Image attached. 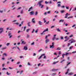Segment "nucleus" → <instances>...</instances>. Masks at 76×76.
I'll return each instance as SVG.
<instances>
[{"label": "nucleus", "instance_id": "ea45409f", "mask_svg": "<svg viewBox=\"0 0 76 76\" xmlns=\"http://www.w3.org/2000/svg\"><path fill=\"white\" fill-rule=\"evenodd\" d=\"M10 44V43H7V44L6 45L7 46H9V45Z\"/></svg>", "mask_w": 76, "mask_h": 76}, {"label": "nucleus", "instance_id": "3c124183", "mask_svg": "<svg viewBox=\"0 0 76 76\" xmlns=\"http://www.w3.org/2000/svg\"><path fill=\"white\" fill-rule=\"evenodd\" d=\"M38 29L36 30L35 31V33H37L38 32Z\"/></svg>", "mask_w": 76, "mask_h": 76}, {"label": "nucleus", "instance_id": "69168bd1", "mask_svg": "<svg viewBox=\"0 0 76 76\" xmlns=\"http://www.w3.org/2000/svg\"><path fill=\"white\" fill-rule=\"evenodd\" d=\"M9 69H11V70L12 69H13L11 67H9Z\"/></svg>", "mask_w": 76, "mask_h": 76}, {"label": "nucleus", "instance_id": "13d9d810", "mask_svg": "<svg viewBox=\"0 0 76 76\" xmlns=\"http://www.w3.org/2000/svg\"><path fill=\"white\" fill-rule=\"evenodd\" d=\"M72 53L73 54H74V53H76V51H74L72 52Z\"/></svg>", "mask_w": 76, "mask_h": 76}, {"label": "nucleus", "instance_id": "37998d69", "mask_svg": "<svg viewBox=\"0 0 76 76\" xmlns=\"http://www.w3.org/2000/svg\"><path fill=\"white\" fill-rule=\"evenodd\" d=\"M47 12H45L44 13V15H47Z\"/></svg>", "mask_w": 76, "mask_h": 76}, {"label": "nucleus", "instance_id": "2eb2a0df", "mask_svg": "<svg viewBox=\"0 0 76 76\" xmlns=\"http://www.w3.org/2000/svg\"><path fill=\"white\" fill-rule=\"evenodd\" d=\"M54 48V45H50V48Z\"/></svg>", "mask_w": 76, "mask_h": 76}, {"label": "nucleus", "instance_id": "423d86ee", "mask_svg": "<svg viewBox=\"0 0 76 76\" xmlns=\"http://www.w3.org/2000/svg\"><path fill=\"white\" fill-rule=\"evenodd\" d=\"M49 41H50V39H46L45 41V42L46 43V44H47V43H48V42H49Z\"/></svg>", "mask_w": 76, "mask_h": 76}, {"label": "nucleus", "instance_id": "c756f323", "mask_svg": "<svg viewBox=\"0 0 76 76\" xmlns=\"http://www.w3.org/2000/svg\"><path fill=\"white\" fill-rule=\"evenodd\" d=\"M70 44H71V42L68 43L67 46L69 47V45H70Z\"/></svg>", "mask_w": 76, "mask_h": 76}, {"label": "nucleus", "instance_id": "6ab92c4d", "mask_svg": "<svg viewBox=\"0 0 76 76\" xmlns=\"http://www.w3.org/2000/svg\"><path fill=\"white\" fill-rule=\"evenodd\" d=\"M30 23H31L30 22H28L27 23V25H28V26H30Z\"/></svg>", "mask_w": 76, "mask_h": 76}, {"label": "nucleus", "instance_id": "bf43d9fd", "mask_svg": "<svg viewBox=\"0 0 76 76\" xmlns=\"http://www.w3.org/2000/svg\"><path fill=\"white\" fill-rule=\"evenodd\" d=\"M58 54H59V55H60L61 54V51H59L58 52Z\"/></svg>", "mask_w": 76, "mask_h": 76}, {"label": "nucleus", "instance_id": "e2e57ef3", "mask_svg": "<svg viewBox=\"0 0 76 76\" xmlns=\"http://www.w3.org/2000/svg\"><path fill=\"white\" fill-rule=\"evenodd\" d=\"M49 4H52V1H49Z\"/></svg>", "mask_w": 76, "mask_h": 76}, {"label": "nucleus", "instance_id": "aec40b11", "mask_svg": "<svg viewBox=\"0 0 76 76\" xmlns=\"http://www.w3.org/2000/svg\"><path fill=\"white\" fill-rule=\"evenodd\" d=\"M58 63V61L56 62L55 61L53 63V64H56V63Z\"/></svg>", "mask_w": 76, "mask_h": 76}, {"label": "nucleus", "instance_id": "338daca9", "mask_svg": "<svg viewBox=\"0 0 76 76\" xmlns=\"http://www.w3.org/2000/svg\"><path fill=\"white\" fill-rule=\"evenodd\" d=\"M36 55V53H34L33 54V56H35Z\"/></svg>", "mask_w": 76, "mask_h": 76}, {"label": "nucleus", "instance_id": "412c9836", "mask_svg": "<svg viewBox=\"0 0 76 76\" xmlns=\"http://www.w3.org/2000/svg\"><path fill=\"white\" fill-rule=\"evenodd\" d=\"M71 63V62H68L67 64H66V66H68V65H69V64H70Z\"/></svg>", "mask_w": 76, "mask_h": 76}, {"label": "nucleus", "instance_id": "a19ab883", "mask_svg": "<svg viewBox=\"0 0 76 76\" xmlns=\"http://www.w3.org/2000/svg\"><path fill=\"white\" fill-rule=\"evenodd\" d=\"M61 12L62 13H63L64 12V10L61 11Z\"/></svg>", "mask_w": 76, "mask_h": 76}, {"label": "nucleus", "instance_id": "f3484780", "mask_svg": "<svg viewBox=\"0 0 76 76\" xmlns=\"http://www.w3.org/2000/svg\"><path fill=\"white\" fill-rule=\"evenodd\" d=\"M64 21V20L61 19L59 21V23H60V22H63Z\"/></svg>", "mask_w": 76, "mask_h": 76}, {"label": "nucleus", "instance_id": "680f3d73", "mask_svg": "<svg viewBox=\"0 0 76 76\" xmlns=\"http://www.w3.org/2000/svg\"><path fill=\"white\" fill-rule=\"evenodd\" d=\"M26 29V27H24V30H23L24 31H25Z\"/></svg>", "mask_w": 76, "mask_h": 76}, {"label": "nucleus", "instance_id": "0e129e2a", "mask_svg": "<svg viewBox=\"0 0 76 76\" xmlns=\"http://www.w3.org/2000/svg\"><path fill=\"white\" fill-rule=\"evenodd\" d=\"M57 4H58V3H61V2L59 1L57 2Z\"/></svg>", "mask_w": 76, "mask_h": 76}, {"label": "nucleus", "instance_id": "9b49d317", "mask_svg": "<svg viewBox=\"0 0 76 76\" xmlns=\"http://www.w3.org/2000/svg\"><path fill=\"white\" fill-rule=\"evenodd\" d=\"M21 41H22L21 44H25L26 43L25 42H24V41H23V40L22 39L21 40Z\"/></svg>", "mask_w": 76, "mask_h": 76}, {"label": "nucleus", "instance_id": "4be33fe9", "mask_svg": "<svg viewBox=\"0 0 76 76\" xmlns=\"http://www.w3.org/2000/svg\"><path fill=\"white\" fill-rule=\"evenodd\" d=\"M37 71L35 72L32 73L33 75H35V74H37Z\"/></svg>", "mask_w": 76, "mask_h": 76}, {"label": "nucleus", "instance_id": "a878e982", "mask_svg": "<svg viewBox=\"0 0 76 76\" xmlns=\"http://www.w3.org/2000/svg\"><path fill=\"white\" fill-rule=\"evenodd\" d=\"M61 50V48H57L56 49V50Z\"/></svg>", "mask_w": 76, "mask_h": 76}, {"label": "nucleus", "instance_id": "09e8293b", "mask_svg": "<svg viewBox=\"0 0 76 76\" xmlns=\"http://www.w3.org/2000/svg\"><path fill=\"white\" fill-rule=\"evenodd\" d=\"M15 23V24H16V25H19V23Z\"/></svg>", "mask_w": 76, "mask_h": 76}, {"label": "nucleus", "instance_id": "a18cd8bd", "mask_svg": "<svg viewBox=\"0 0 76 76\" xmlns=\"http://www.w3.org/2000/svg\"><path fill=\"white\" fill-rule=\"evenodd\" d=\"M15 4V3L14 2H12L11 3V4L12 5H13L14 4Z\"/></svg>", "mask_w": 76, "mask_h": 76}, {"label": "nucleus", "instance_id": "c85d7f7f", "mask_svg": "<svg viewBox=\"0 0 76 76\" xmlns=\"http://www.w3.org/2000/svg\"><path fill=\"white\" fill-rule=\"evenodd\" d=\"M27 65H28V66H31V64H30V63H29V62H28L27 63Z\"/></svg>", "mask_w": 76, "mask_h": 76}, {"label": "nucleus", "instance_id": "bb28decb", "mask_svg": "<svg viewBox=\"0 0 76 76\" xmlns=\"http://www.w3.org/2000/svg\"><path fill=\"white\" fill-rule=\"evenodd\" d=\"M69 37L68 38L66 39L64 41L66 42V41H68L69 40Z\"/></svg>", "mask_w": 76, "mask_h": 76}, {"label": "nucleus", "instance_id": "5701e85b", "mask_svg": "<svg viewBox=\"0 0 76 76\" xmlns=\"http://www.w3.org/2000/svg\"><path fill=\"white\" fill-rule=\"evenodd\" d=\"M8 69L7 68H3V69H2V70H8Z\"/></svg>", "mask_w": 76, "mask_h": 76}, {"label": "nucleus", "instance_id": "2f4dec72", "mask_svg": "<svg viewBox=\"0 0 76 76\" xmlns=\"http://www.w3.org/2000/svg\"><path fill=\"white\" fill-rule=\"evenodd\" d=\"M58 7H60L61 6V4H59L57 5Z\"/></svg>", "mask_w": 76, "mask_h": 76}, {"label": "nucleus", "instance_id": "7ed1b4c3", "mask_svg": "<svg viewBox=\"0 0 76 76\" xmlns=\"http://www.w3.org/2000/svg\"><path fill=\"white\" fill-rule=\"evenodd\" d=\"M8 36L9 37V38H11L12 37V33L10 32H8Z\"/></svg>", "mask_w": 76, "mask_h": 76}, {"label": "nucleus", "instance_id": "e433bc0d", "mask_svg": "<svg viewBox=\"0 0 76 76\" xmlns=\"http://www.w3.org/2000/svg\"><path fill=\"white\" fill-rule=\"evenodd\" d=\"M72 48H73V46H71L69 48V50H72Z\"/></svg>", "mask_w": 76, "mask_h": 76}, {"label": "nucleus", "instance_id": "0eeeda50", "mask_svg": "<svg viewBox=\"0 0 76 76\" xmlns=\"http://www.w3.org/2000/svg\"><path fill=\"white\" fill-rule=\"evenodd\" d=\"M29 14H30V15H33L34 14V11H32L29 13Z\"/></svg>", "mask_w": 76, "mask_h": 76}, {"label": "nucleus", "instance_id": "052dcab7", "mask_svg": "<svg viewBox=\"0 0 76 76\" xmlns=\"http://www.w3.org/2000/svg\"><path fill=\"white\" fill-rule=\"evenodd\" d=\"M49 22H50L49 21H48V22H47L46 23V24H48V23H49Z\"/></svg>", "mask_w": 76, "mask_h": 76}, {"label": "nucleus", "instance_id": "8fccbe9b", "mask_svg": "<svg viewBox=\"0 0 76 76\" xmlns=\"http://www.w3.org/2000/svg\"><path fill=\"white\" fill-rule=\"evenodd\" d=\"M70 57H68L67 58V59L68 60H70Z\"/></svg>", "mask_w": 76, "mask_h": 76}, {"label": "nucleus", "instance_id": "de8ad7c7", "mask_svg": "<svg viewBox=\"0 0 76 76\" xmlns=\"http://www.w3.org/2000/svg\"><path fill=\"white\" fill-rule=\"evenodd\" d=\"M73 73H70L69 74V75H73Z\"/></svg>", "mask_w": 76, "mask_h": 76}, {"label": "nucleus", "instance_id": "f257e3e1", "mask_svg": "<svg viewBox=\"0 0 76 76\" xmlns=\"http://www.w3.org/2000/svg\"><path fill=\"white\" fill-rule=\"evenodd\" d=\"M43 1V0H42L38 2L37 3L38 5H39V7L41 8V9H42L44 7V4H41Z\"/></svg>", "mask_w": 76, "mask_h": 76}, {"label": "nucleus", "instance_id": "c9c22d12", "mask_svg": "<svg viewBox=\"0 0 76 76\" xmlns=\"http://www.w3.org/2000/svg\"><path fill=\"white\" fill-rule=\"evenodd\" d=\"M23 71L21 70V72L20 73V75H22V73H23Z\"/></svg>", "mask_w": 76, "mask_h": 76}, {"label": "nucleus", "instance_id": "5fc2aeb1", "mask_svg": "<svg viewBox=\"0 0 76 76\" xmlns=\"http://www.w3.org/2000/svg\"><path fill=\"white\" fill-rule=\"evenodd\" d=\"M6 48H7L6 47H5L4 48H2V50H4V49H6Z\"/></svg>", "mask_w": 76, "mask_h": 76}, {"label": "nucleus", "instance_id": "f8f14e48", "mask_svg": "<svg viewBox=\"0 0 76 76\" xmlns=\"http://www.w3.org/2000/svg\"><path fill=\"white\" fill-rule=\"evenodd\" d=\"M48 31V28H47L43 32V33H44V32H47V31Z\"/></svg>", "mask_w": 76, "mask_h": 76}, {"label": "nucleus", "instance_id": "473e14b6", "mask_svg": "<svg viewBox=\"0 0 76 76\" xmlns=\"http://www.w3.org/2000/svg\"><path fill=\"white\" fill-rule=\"evenodd\" d=\"M48 3H49V2H47V1H45V4H48Z\"/></svg>", "mask_w": 76, "mask_h": 76}, {"label": "nucleus", "instance_id": "f704fd0d", "mask_svg": "<svg viewBox=\"0 0 76 76\" xmlns=\"http://www.w3.org/2000/svg\"><path fill=\"white\" fill-rule=\"evenodd\" d=\"M29 30H30V29L29 28L27 29L26 31L27 32H29Z\"/></svg>", "mask_w": 76, "mask_h": 76}, {"label": "nucleus", "instance_id": "58836bf2", "mask_svg": "<svg viewBox=\"0 0 76 76\" xmlns=\"http://www.w3.org/2000/svg\"><path fill=\"white\" fill-rule=\"evenodd\" d=\"M42 49H40V50H38V52H39V53H40V52H41V51H42Z\"/></svg>", "mask_w": 76, "mask_h": 76}, {"label": "nucleus", "instance_id": "1a4fd4ad", "mask_svg": "<svg viewBox=\"0 0 76 76\" xmlns=\"http://www.w3.org/2000/svg\"><path fill=\"white\" fill-rule=\"evenodd\" d=\"M35 20L34 18H33L32 19V20L31 21V22L33 23H35V21L34 20Z\"/></svg>", "mask_w": 76, "mask_h": 76}, {"label": "nucleus", "instance_id": "b1692460", "mask_svg": "<svg viewBox=\"0 0 76 76\" xmlns=\"http://www.w3.org/2000/svg\"><path fill=\"white\" fill-rule=\"evenodd\" d=\"M34 32H35V29H33V30L31 31V33H32V34H33V33H34Z\"/></svg>", "mask_w": 76, "mask_h": 76}, {"label": "nucleus", "instance_id": "6e6552de", "mask_svg": "<svg viewBox=\"0 0 76 76\" xmlns=\"http://www.w3.org/2000/svg\"><path fill=\"white\" fill-rule=\"evenodd\" d=\"M38 24L39 25H42V22L40 21H38Z\"/></svg>", "mask_w": 76, "mask_h": 76}, {"label": "nucleus", "instance_id": "6e6d98bb", "mask_svg": "<svg viewBox=\"0 0 76 76\" xmlns=\"http://www.w3.org/2000/svg\"><path fill=\"white\" fill-rule=\"evenodd\" d=\"M55 38H56V37H54L53 38V39H52L53 41L55 39Z\"/></svg>", "mask_w": 76, "mask_h": 76}, {"label": "nucleus", "instance_id": "7c9ffc66", "mask_svg": "<svg viewBox=\"0 0 76 76\" xmlns=\"http://www.w3.org/2000/svg\"><path fill=\"white\" fill-rule=\"evenodd\" d=\"M17 21H18V20H14L13 21H12V22H17Z\"/></svg>", "mask_w": 76, "mask_h": 76}, {"label": "nucleus", "instance_id": "72a5a7b5", "mask_svg": "<svg viewBox=\"0 0 76 76\" xmlns=\"http://www.w3.org/2000/svg\"><path fill=\"white\" fill-rule=\"evenodd\" d=\"M75 10H76V7L74 8L72 10V11H75Z\"/></svg>", "mask_w": 76, "mask_h": 76}, {"label": "nucleus", "instance_id": "20e7f679", "mask_svg": "<svg viewBox=\"0 0 76 76\" xmlns=\"http://www.w3.org/2000/svg\"><path fill=\"white\" fill-rule=\"evenodd\" d=\"M0 34H1L3 32V28H0Z\"/></svg>", "mask_w": 76, "mask_h": 76}, {"label": "nucleus", "instance_id": "49530a36", "mask_svg": "<svg viewBox=\"0 0 76 76\" xmlns=\"http://www.w3.org/2000/svg\"><path fill=\"white\" fill-rule=\"evenodd\" d=\"M73 35L72 34V35H70V36H69V37H70V38H71V37H73Z\"/></svg>", "mask_w": 76, "mask_h": 76}, {"label": "nucleus", "instance_id": "ddd939ff", "mask_svg": "<svg viewBox=\"0 0 76 76\" xmlns=\"http://www.w3.org/2000/svg\"><path fill=\"white\" fill-rule=\"evenodd\" d=\"M3 55H4V56H5V57H7V55L6 53H3Z\"/></svg>", "mask_w": 76, "mask_h": 76}, {"label": "nucleus", "instance_id": "c03bdc74", "mask_svg": "<svg viewBox=\"0 0 76 76\" xmlns=\"http://www.w3.org/2000/svg\"><path fill=\"white\" fill-rule=\"evenodd\" d=\"M52 70L53 72H55L56 71V69H53Z\"/></svg>", "mask_w": 76, "mask_h": 76}, {"label": "nucleus", "instance_id": "f03ea898", "mask_svg": "<svg viewBox=\"0 0 76 76\" xmlns=\"http://www.w3.org/2000/svg\"><path fill=\"white\" fill-rule=\"evenodd\" d=\"M71 41V44H72V43H74V42H76V40H74V39H70L69 41V42H70Z\"/></svg>", "mask_w": 76, "mask_h": 76}, {"label": "nucleus", "instance_id": "603ef678", "mask_svg": "<svg viewBox=\"0 0 76 76\" xmlns=\"http://www.w3.org/2000/svg\"><path fill=\"white\" fill-rule=\"evenodd\" d=\"M64 56H65V54H63L62 55V57H63V58H64Z\"/></svg>", "mask_w": 76, "mask_h": 76}, {"label": "nucleus", "instance_id": "4c0bfd02", "mask_svg": "<svg viewBox=\"0 0 76 76\" xmlns=\"http://www.w3.org/2000/svg\"><path fill=\"white\" fill-rule=\"evenodd\" d=\"M43 20L44 21V23H45V22H46V20H45V18H44Z\"/></svg>", "mask_w": 76, "mask_h": 76}, {"label": "nucleus", "instance_id": "39448f33", "mask_svg": "<svg viewBox=\"0 0 76 76\" xmlns=\"http://www.w3.org/2000/svg\"><path fill=\"white\" fill-rule=\"evenodd\" d=\"M45 53H44L43 54H42V55H41V56H40L38 58V59L39 60V59H40V58H42V56H45Z\"/></svg>", "mask_w": 76, "mask_h": 76}, {"label": "nucleus", "instance_id": "393cba45", "mask_svg": "<svg viewBox=\"0 0 76 76\" xmlns=\"http://www.w3.org/2000/svg\"><path fill=\"white\" fill-rule=\"evenodd\" d=\"M71 54V53H66V54H65V56H67V55H68V54Z\"/></svg>", "mask_w": 76, "mask_h": 76}, {"label": "nucleus", "instance_id": "4468645a", "mask_svg": "<svg viewBox=\"0 0 76 76\" xmlns=\"http://www.w3.org/2000/svg\"><path fill=\"white\" fill-rule=\"evenodd\" d=\"M38 14V12L37 11H36L35 12V16H37Z\"/></svg>", "mask_w": 76, "mask_h": 76}, {"label": "nucleus", "instance_id": "79ce46f5", "mask_svg": "<svg viewBox=\"0 0 76 76\" xmlns=\"http://www.w3.org/2000/svg\"><path fill=\"white\" fill-rule=\"evenodd\" d=\"M47 13L48 14H50V11H49L48 12H47Z\"/></svg>", "mask_w": 76, "mask_h": 76}, {"label": "nucleus", "instance_id": "864d4df0", "mask_svg": "<svg viewBox=\"0 0 76 76\" xmlns=\"http://www.w3.org/2000/svg\"><path fill=\"white\" fill-rule=\"evenodd\" d=\"M45 38L46 39H47V38H48V35H46V36Z\"/></svg>", "mask_w": 76, "mask_h": 76}, {"label": "nucleus", "instance_id": "9d476101", "mask_svg": "<svg viewBox=\"0 0 76 76\" xmlns=\"http://www.w3.org/2000/svg\"><path fill=\"white\" fill-rule=\"evenodd\" d=\"M23 49L25 51H26L28 50V48L26 46H24Z\"/></svg>", "mask_w": 76, "mask_h": 76}, {"label": "nucleus", "instance_id": "774afa93", "mask_svg": "<svg viewBox=\"0 0 76 76\" xmlns=\"http://www.w3.org/2000/svg\"><path fill=\"white\" fill-rule=\"evenodd\" d=\"M21 14H23V10L21 11Z\"/></svg>", "mask_w": 76, "mask_h": 76}, {"label": "nucleus", "instance_id": "a211bd4d", "mask_svg": "<svg viewBox=\"0 0 76 76\" xmlns=\"http://www.w3.org/2000/svg\"><path fill=\"white\" fill-rule=\"evenodd\" d=\"M30 37V35H29L27 34L26 36L27 38H29Z\"/></svg>", "mask_w": 76, "mask_h": 76}, {"label": "nucleus", "instance_id": "dca6fc26", "mask_svg": "<svg viewBox=\"0 0 76 76\" xmlns=\"http://www.w3.org/2000/svg\"><path fill=\"white\" fill-rule=\"evenodd\" d=\"M32 8H33L32 7H31L29 8V10H28V12H29V11H30L31 10V9H32Z\"/></svg>", "mask_w": 76, "mask_h": 76}, {"label": "nucleus", "instance_id": "cd10ccee", "mask_svg": "<svg viewBox=\"0 0 76 76\" xmlns=\"http://www.w3.org/2000/svg\"><path fill=\"white\" fill-rule=\"evenodd\" d=\"M57 30L58 32H61V30L59 28H57Z\"/></svg>", "mask_w": 76, "mask_h": 76}, {"label": "nucleus", "instance_id": "4d7b16f0", "mask_svg": "<svg viewBox=\"0 0 76 76\" xmlns=\"http://www.w3.org/2000/svg\"><path fill=\"white\" fill-rule=\"evenodd\" d=\"M43 58H44V59L45 58V59H46L47 58H46V56H44V57Z\"/></svg>", "mask_w": 76, "mask_h": 76}]
</instances>
